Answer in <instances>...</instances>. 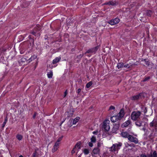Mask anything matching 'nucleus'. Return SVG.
I'll return each mask as SVG.
<instances>
[{"label": "nucleus", "mask_w": 157, "mask_h": 157, "mask_svg": "<svg viewBox=\"0 0 157 157\" xmlns=\"http://www.w3.org/2000/svg\"><path fill=\"white\" fill-rule=\"evenodd\" d=\"M141 113L140 111H134L132 112L131 114V119L133 121H136L140 119Z\"/></svg>", "instance_id": "obj_1"}, {"label": "nucleus", "mask_w": 157, "mask_h": 157, "mask_svg": "<svg viewBox=\"0 0 157 157\" xmlns=\"http://www.w3.org/2000/svg\"><path fill=\"white\" fill-rule=\"evenodd\" d=\"M122 145V143L121 142H118V143H116L113 144L112 146L109 148L110 149V151L113 152H115L117 151L120 149V147Z\"/></svg>", "instance_id": "obj_2"}, {"label": "nucleus", "mask_w": 157, "mask_h": 157, "mask_svg": "<svg viewBox=\"0 0 157 157\" xmlns=\"http://www.w3.org/2000/svg\"><path fill=\"white\" fill-rule=\"evenodd\" d=\"M99 48V46H97L94 48H91L85 52V54L86 53H94L95 54L96 53V52L98 51V49Z\"/></svg>", "instance_id": "obj_3"}, {"label": "nucleus", "mask_w": 157, "mask_h": 157, "mask_svg": "<svg viewBox=\"0 0 157 157\" xmlns=\"http://www.w3.org/2000/svg\"><path fill=\"white\" fill-rule=\"evenodd\" d=\"M74 112V110L72 108H70L69 110H68L67 112H65V114L66 116H67L66 118L68 119L71 117H72L73 114V113Z\"/></svg>", "instance_id": "obj_4"}, {"label": "nucleus", "mask_w": 157, "mask_h": 157, "mask_svg": "<svg viewBox=\"0 0 157 157\" xmlns=\"http://www.w3.org/2000/svg\"><path fill=\"white\" fill-rule=\"evenodd\" d=\"M109 120H106L103 123V128L106 131H108L110 129Z\"/></svg>", "instance_id": "obj_5"}, {"label": "nucleus", "mask_w": 157, "mask_h": 157, "mask_svg": "<svg viewBox=\"0 0 157 157\" xmlns=\"http://www.w3.org/2000/svg\"><path fill=\"white\" fill-rule=\"evenodd\" d=\"M128 140L130 142H133L135 144H137L139 142L138 139L131 135H130Z\"/></svg>", "instance_id": "obj_6"}, {"label": "nucleus", "mask_w": 157, "mask_h": 157, "mask_svg": "<svg viewBox=\"0 0 157 157\" xmlns=\"http://www.w3.org/2000/svg\"><path fill=\"white\" fill-rule=\"evenodd\" d=\"M120 21V19L117 18L113 19L108 21V23L111 25H115Z\"/></svg>", "instance_id": "obj_7"}, {"label": "nucleus", "mask_w": 157, "mask_h": 157, "mask_svg": "<svg viewBox=\"0 0 157 157\" xmlns=\"http://www.w3.org/2000/svg\"><path fill=\"white\" fill-rule=\"evenodd\" d=\"M124 109H121L119 113L117 115V117L119 121L121 120L124 117Z\"/></svg>", "instance_id": "obj_8"}, {"label": "nucleus", "mask_w": 157, "mask_h": 157, "mask_svg": "<svg viewBox=\"0 0 157 157\" xmlns=\"http://www.w3.org/2000/svg\"><path fill=\"white\" fill-rule=\"evenodd\" d=\"M100 150L98 147L94 148L92 151V155L93 156H94L95 155H99Z\"/></svg>", "instance_id": "obj_9"}, {"label": "nucleus", "mask_w": 157, "mask_h": 157, "mask_svg": "<svg viewBox=\"0 0 157 157\" xmlns=\"http://www.w3.org/2000/svg\"><path fill=\"white\" fill-rule=\"evenodd\" d=\"M117 3L115 1L111 0L109 2H105L104 4V5H109L112 6H114L117 5Z\"/></svg>", "instance_id": "obj_10"}, {"label": "nucleus", "mask_w": 157, "mask_h": 157, "mask_svg": "<svg viewBox=\"0 0 157 157\" xmlns=\"http://www.w3.org/2000/svg\"><path fill=\"white\" fill-rule=\"evenodd\" d=\"M143 94L142 93H140L139 94L134 95L132 96L131 98V99L132 100H138L141 98V97L142 96Z\"/></svg>", "instance_id": "obj_11"}, {"label": "nucleus", "mask_w": 157, "mask_h": 157, "mask_svg": "<svg viewBox=\"0 0 157 157\" xmlns=\"http://www.w3.org/2000/svg\"><path fill=\"white\" fill-rule=\"evenodd\" d=\"M121 135L123 138H127L128 139L130 135L127 132L125 131L122 132L121 133Z\"/></svg>", "instance_id": "obj_12"}, {"label": "nucleus", "mask_w": 157, "mask_h": 157, "mask_svg": "<svg viewBox=\"0 0 157 157\" xmlns=\"http://www.w3.org/2000/svg\"><path fill=\"white\" fill-rule=\"evenodd\" d=\"M37 28H36V29H34L33 30V32L31 33H32L33 35L35 36L36 33V32H37V31H39L40 30V25H36Z\"/></svg>", "instance_id": "obj_13"}, {"label": "nucleus", "mask_w": 157, "mask_h": 157, "mask_svg": "<svg viewBox=\"0 0 157 157\" xmlns=\"http://www.w3.org/2000/svg\"><path fill=\"white\" fill-rule=\"evenodd\" d=\"M111 120L113 122H115L118 121H119L118 118L117 117V115L111 117Z\"/></svg>", "instance_id": "obj_14"}, {"label": "nucleus", "mask_w": 157, "mask_h": 157, "mask_svg": "<svg viewBox=\"0 0 157 157\" xmlns=\"http://www.w3.org/2000/svg\"><path fill=\"white\" fill-rule=\"evenodd\" d=\"M59 147V145L57 143H55L52 149V152L53 153L57 151Z\"/></svg>", "instance_id": "obj_15"}, {"label": "nucleus", "mask_w": 157, "mask_h": 157, "mask_svg": "<svg viewBox=\"0 0 157 157\" xmlns=\"http://www.w3.org/2000/svg\"><path fill=\"white\" fill-rule=\"evenodd\" d=\"M131 122L130 120H128L125 122L123 123V124H122V126L123 127H126L128 126L130 124Z\"/></svg>", "instance_id": "obj_16"}, {"label": "nucleus", "mask_w": 157, "mask_h": 157, "mask_svg": "<svg viewBox=\"0 0 157 157\" xmlns=\"http://www.w3.org/2000/svg\"><path fill=\"white\" fill-rule=\"evenodd\" d=\"M137 121L135 122V124L138 127H140L142 126V122L140 119L136 120Z\"/></svg>", "instance_id": "obj_17"}, {"label": "nucleus", "mask_w": 157, "mask_h": 157, "mask_svg": "<svg viewBox=\"0 0 157 157\" xmlns=\"http://www.w3.org/2000/svg\"><path fill=\"white\" fill-rule=\"evenodd\" d=\"M125 147L124 148H126L128 147H134L135 145L133 144H129L127 142L124 143Z\"/></svg>", "instance_id": "obj_18"}, {"label": "nucleus", "mask_w": 157, "mask_h": 157, "mask_svg": "<svg viewBox=\"0 0 157 157\" xmlns=\"http://www.w3.org/2000/svg\"><path fill=\"white\" fill-rule=\"evenodd\" d=\"M61 58L60 57H57L54 59L52 62V63L53 64H55L59 62Z\"/></svg>", "instance_id": "obj_19"}, {"label": "nucleus", "mask_w": 157, "mask_h": 157, "mask_svg": "<svg viewBox=\"0 0 157 157\" xmlns=\"http://www.w3.org/2000/svg\"><path fill=\"white\" fill-rule=\"evenodd\" d=\"M146 14L147 16L151 17L152 14V12L150 10H147L146 11Z\"/></svg>", "instance_id": "obj_20"}, {"label": "nucleus", "mask_w": 157, "mask_h": 157, "mask_svg": "<svg viewBox=\"0 0 157 157\" xmlns=\"http://www.w3.org/2000/svg\"><path fill=\"white\" fill-rule=\"evenodd\" d=\"M53 75V72L51 70L47 74V76L49 78H51Z\"/></svg>", "instance_id": "obj_21"}, {"label": "nucleus", "mask_w": 157, "mask_h": 157, "mask_svg": "<svg viewBox=\"0 0 157 157\" xmlns=\"http://www.w3.org/2000/svg\"><path fill=\"white\" fill-rule=\"evenodd\" d=\"M80 119L79 117H77L74 120H73V124H75Z\"/></svg>", "instance_id": "obj_22"}, {"label": "nucleus", "mask_w": 157, "mask_h": 157, "mask_svg": "<svg viewBox=\"0 0 157 157\" xmlns=\"http://www.w3.org/2000/svg\"><path fill=\"white\" fill-rule=\"evenodd\" d=\"M37 57V56L36 55H34L32 56L29 59V62H30L32 60H34Z\"/></svg>", "instance_id": "obj_23"}, {"label": "nucleus", "mask_w": 157, "mask_h": 157, "mask_svg": "<svg viewBox=\"0 0 157 157\" xmlns=\"http://www.w3.org/2000/svg\"><path fill=\"white\" fill-rule=\"evenodd\" d=\"M7 121H8V118H7V117H6V118L5 119V120H4V122L3 123V124L2 125V129L3 128H4V127H5L6 122H7Z\"/></svg>", "instance_id": "obj_24"}, {"label": "nucleus", "mask_w": 157, "mask_h": 157, "mask_svg": "<svg viewBox=\"0 0 157 157\" xmlns=\"http://www.w3.org/2000/svg\"><path fill=\"white\" fill-rule=\"evenodd\" d=\"M16 138L19 140H21L22 139L23 136L21 135L18 134L16 136Z\"/></svg>", "instance_id": "obj_25"}, {"label": "nucleus", "mask_w": 157, "mask_h": 157, "mask_svg": "<svg viewBox=\"0 0 157 157\" xmlns=\"http://www.w3.org/2000/svg\"><path fill=\"white\" fill-rule=\"evenodd\" d=\"M151 157H157V154L156 151H153V153L151 154Z\"/></svg>", "instance_id": "obj_26"}, {"label": "nucleus", "mask_w": 157, "mask_h": 157, "mask_svg": "<svg viewBox=\"0 0 157 157\" xmlns=\"http://www.w3.org/2000/svg\"><path fill=\"white\" fill-rule=\"evenodd\" d=\"M123 67V63H119L117 64V67L118 69Z\"/></svg>", "instance_id": "obj_27"}, {"label": "nucleus", "mask_w": 157, "mask_h": 157, "mask_svg": "<svg viewBox=\"0 0 157 157\" xmlns=\"http://www.w3.org/2000/svg\"><path fill=\"white\" fill-rule=\"evenodd\" d=\"M154 122L153 121H152V122H151L149 124V125L150 127H154L155 128H156L157 127H156V125L155 124H154Z\"/></svg>", "instance_id": "obj_28"}, {"label": "nucleus", "mask_w": 157, "mask_h": 157, "mask_svg": "<svg viewBox=\"0 0 157 157\" xmlns=\"http://www.w3.org/2000/svg\"><path fill=\"white\" fill-rule=\"evenodd\" d=\"M151 78L150 76L145 77L144 79L142 80V81L143 82L147 81H148L149 80H150L151 79Z\"/></svg>", "instance_id": "obj_29"}, {"label": "nucleus", "mask_w": 157, "mask_h": 157, "mask_svg": "<svg viewBox=\"0 0 157 157\" xmlns=\"http://www.w3.org/2000/svg\"><path fill=\"white\" fill-rule=\"evenodd\" d=\"M75 149H80V144L79 143H77L75 145V147H74Z\"/></svg>", "instance_id": "obj_30"}, {"label": "nucleus", "mask_w": 157, "mask_h": 157, "mask_svg": "<svg viewBox=\"0 0 157 157\" xmlns=\"http://www.w3.org/2000/svg\"><path fill=\"white\" fill-rule=\"evenodd\" d=\"M91 141L92 142L95 143L96 141V137L93 136L91 138Z\"/></svg>", "instance_id": "obj_31"}, {"label": "nucleus", "mask_w": 157, "mask_h": 157, "mask_svg": "<svg viewBox=\"0 0 157 157\" xmlns=\"http://www.w3.org/2000/svg\"><path fill=\"white\" fill-rule=\"evenodd\" d=\"M142 61H144L145 62V65L147 66H149L150 65V63L147 61L146 60V59H144Z\"/></svg>", "instance_id": "obj_32"}, {"label": "nucleus", "mask_w": 157, "mask_h": 157, "mask_svg": "<svg viewBox=\"0 0 157 157\" xmlns=\"http://www.w3.org/2000/svg\"><path fill=\"white\" fill-rule=\"evenodd\" d=\"M92 82L90 81L87 84L86 87L87 88H89L92 85Z\"/></svg>", "instance_id": "obj_33"}, {"label": "nucleus", "mask_w": 157, "mask_h": 157, "mask_svg": "<svg viewBox=\"0 0 157 157\" xmlns=\"http://www.w3.org/2000/svg\"><path fill=\"white\" fill-rule=\"evenodd\" d=\"M62 137H63V136H62V137H59V138H58V139L56 141V142L55 143H56L58 144V145H59V142H60L62 140Z\"/></svg>", "instance_id": "obj_34"}, {"label": "nucleus", "mask_w": 157, "mask_h": 157, "mask_svg": "<svg viewBox=\"0 0 157 157\" xmlns=\"http://www.w3.org/2000/svg\"><path fill=\"white\" fill-rule=\"evenodd\" d=\"M83 152L85 155L88 154L89 153V150L86 149H84Z\"/></svg>", "instance_id": "obj_35"}, {"label": "nucleus", "mask_w": 157, "mask_h": 157, "mask_svg": "<svg viewBox=\"0 0 157 157\" xmlns=\"http://www.w3.org/2000/svg\"><path fill=\"white\" fill-rule=\"evenodd\" d=\"M38 156V155L36 151H35V152L33 153L32 155L33 157H36Z\"/></svg>", "instance_id": "obj_36"}, {"label": "nucleus", "mask_w": 157, "mask_h": 157, "mask_svg": "<svg viewBox=\"0 0 157 157\" xmlns=\"http://www.w3.org/2000/svg\"><path fill=\"white\" fill-rule=\"evenodd\" d=\"M153 121L154 122V124H155L156 127H157V120L155 118Z\"/></svg>", "instance_id": "obj_37"}, {"label": "nucleus", "mask_w": 157, "mask_h": 157, "mask_svg": "<svg viewBox=\"0 0 157 157\" xmlns=\"http://www.w3.org/2000/svg\"><path fill=\"white\" fill-rule=\"evenodd\" d=\"M141 109L144 110V113H146L147 112V109L146 107H142Z\"/></svg>", "instance_id": "obj_38"}, {"label": "nucleus", "mask_w": 157, "mask_h": 157, "mask_svg": "<svg viewBox=\"0 0 157 157\" xmlns=\"http://www.w3.org/2000/svg\"><path fill=\"white\" fill-rule=\"evenodd\" d=\"M115 109V107L114 106L111 105L109 107V110H114Z\"/></svg>", "instance_id": "obj_39"}, {"label": "nucleus", "mask_w": 157, "mask_h": 157, "mask_svg": "<svg viewBox=\"0 0 157 157\" xmlns=\"http://www.w3.org/2000/svg\"><path fill=\"white\" fill-rule=\"evenodd\" d=\"M83 56V54H80L77 57V58L79 59H81V58L82 57V56Z\"/></svg>", "instance_id": "obj_40"}, {"label": "nucleus", "mask_w": 157, "mask_h": 157, "mask_svg": "<svg viewBox=\"0 0 157 157\" xmlns=\"http://www.w3.org/2000/svg\"><path fill=\"white\" fill-rule=\"evenodd\" d=\"M127 67L128 68H129L130 66H129V65L128 64H123V67Z\"/></svg>", "instance_id": "obj_41"}, {"label": "nucleus", "mask_w": 157, "mask_h": 157, "mask_svg": "<svg viewBox=\"0 0 157 157\" xmlns=\"http://www.w3.org/2000/svg\"><path fill=\"white\" fill-rule=\"evenodd\" d=\"M89 144V146L90 147H92L93 146V144L92 143V142H89V144Z\"/></svg>", "instance_id": "obj_42"}, {"label": "nucleus", "mask_w": 157, "mask_h": 157, "mask_svg": "<svg viewBox=\"0 0 157 157\" xmlns=\"http://www.w3.org/2000/svg\"><path fill=\"white\" fill-rule=\"evenodd\" d=\"M76 149H75L74 147L73 148V150H72L71 153L72 154H74L75 153V151H76Z\"/></svg>", "instance_id": "obj_43"}, {"label": "nucleus", "mask_w": 157, "mask_h": 157, "mask_svg": "<svg viewBox=\"0 0 157 157\" xmlns=\"http://www.w3.org/2000/svg\"><path fill=\"white\" fill-rule=\"evenodd\" d=\"M26 60V59L24 58H22L21 59V61L23 62H25Z\"/></svg>", "instance_id": "obj_44"}, {"label": "nucleus", "mask_w": 157, "mask_h": 157, "mask_svg": "<svg viewBox=\"0 0 157 157\" xmlns=\"http://www.w3.org/2000/svg\"><path fill=\"white\" fill-rule=\"evenodd\" d=\"M140 157H148L147 155L144 154H142L140 155Z\"/></svg>", "instance_id": "obj_45"}, {"label": "nucleus", "mask_w": 157, "mask_h": 157, "mask_svg": "<svg viewBox=\"0 0 157 157\" xmlns=\"http://www.w3.org/2000/svg\"><path fill=\"white\" fill-rule=\"evenodd\" d=\"M67 90H66L64 92V97H65L67 95Z\"/></svg>", "instance_id": "obj_46"}, {"label": "nucleus", "mask_w": 157, "mask_h": 157, "mask_svg": "<svg viewBox=\"0 0 157 157\" xmlns=\"http://www.w3.org/2000/svg\"><path fill=\"white\" fill-rule=\"evenodd\" d=\"M81 91V89H78L77 90V93L78 94H79Z\"/></svg>", "instance_id": "obj_47"}, {"label": "nucleus", "mask_w": 157, "mask_h": 157, "mask_svg": "<svg viewBox=\"0 0 157 157\" xmlns=\"http://www.w3.org/2000/svg\"><path fill=\"white\" fill-rule=\"evenodd\" d=\"M98 132L97 131H94L93 132V133L94 134H97Z\"/></svg>", "instance_id": "obj_48"}, {"label": "nucleus", "mask_w": 157, "mask_h": 157, "mask_svg": "<svg viewBox=\"0 0 157 157\" xmlns=\"http://www.w3.org/2000/svg\"><path fill=\"white\" fill-rule=\"evenodd\" d=\"M36 116V113H35L33 116V118H34Z\"/></svg>", "instance_id": "obj_49"}, {"label": "nucleus", "mask_w": 157, "mask_h": 157, "mask_svg": "<svg viewBox=\"0 0 157 157\" xmlns=\"http://www.w3.org/2000/svg\"><path fill=\"white\" fill-rule=\"evenodd\" d=\"M115 127H116V129H118L119 128V124H118V125H116Z\"/></svg>", "instance_id": "obj_50"}, {"label": "nucleus", "mask_w": 157, "mask_h": 157, "mask_svg": "<svg viewBox=\"0 0 157 157\" xmlns=\"http://www.w3.org/2000/svg\"><path fill=\"white\" fill-rule=\"evenodd\" d=\"M29 39H31L32 38V37H31V35H29Z\"/></svg>", "instance_id": "obj_51"}, {"label": "nucleus", "mask_w": 157, "mask_h": 157, "mask_svg": "<svg viewBox=\"0 0 157 157\" xmlns=\"http://www.w3.org/2000/svg\"><path fill=\"white\" fill-rule=\"evenodd\" d=\"M142 130H144V131H145V128H142Z\"/></svg>", "instance_id": "obj_52"}, {"label": "nucleus", "mask_w": 157, "mask_h": 157, "mask_svg": "<svg viewBox=\"0 0 157 157\" xmlns=\"http://www.w3.org/2000/svg\"><path fill=\"white\" fill-rule=\"evenodd\" d=\"M100 145V144L99 143H98V147H99Z\"/></svg>", "instance_id": "obj_53"}, {"label": "nucleus", "mask_w": 157, "mask_h": 157, "mask_svg": "<svg viewBox=\"0 0 157 157\" xmlns=\"http://www.w3.org/2000/svg\"><path fill=\"white\" fill-rule=\"evenodd\" d=\"M19 157H23V156L22 155H20Z\"/></svg>", "instance_id": "obj_54"}, {"label": "nucleus", "mask_w": 157, "mask_h": 157, "mask_svg": "<svg viewBox=\"0 0 157 157\" xmlns=\"http://www.w3.org/2000/svg\"><path fill=\"white\" fill-rule=\"evenodd\" d=\"M64 121H65V120H64V121H62V124L63 122H64Z\"/></svg>", "instance_id": "obj_55"}]
</instances>
